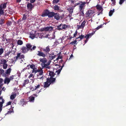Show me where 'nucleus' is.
Masks as SVG:
<instances>
[{"label": "nucleus", "mask_w": 126, "mask_h": 126, "mask_svg": "<svg viewBox=\"0 0 126 126\" xmlns=\"http://www.w3.org/2000/svg\"><path fill=\"white\" fill-rule=\"evenodd\" d=\"M59 0H53V3H57L58 2Z\"/></svg>", "instance_id": "59"}, {"label": "nucleus", "mask_w": 126, "mask_h": 126, "mask_svg": "<svg viewBox=\"0 0 126 126\" xmlns=\"http://www.w3.org/2000/svg\"><path fill=\"white\" fill-rule=\"evenodd\" d=\"M94 13V11L92 10H90L86 12V17H88L91 16Z\"/></svg>", "instance_id": "10"}, {"label": "nucleus", "mask_w": 126, "mask_h": 126, "mask_svg": "<svg viewBox=\"0 0 126 126\" xmlns=\"http://www.w3.org/2000/svg\"><path fill=\"white\" fill-rule=\"evenodd\" d=\"M43 50L46 53H48L50 51V49L49 48V47L47 46L46 47V48L43 49Z\"/></svg>", "instance_id": "20"}, {"label": "nucleus", "mask_w": 126, "mask_h": 126, "mask_svg": "<svg viewBox=\"0 0 126 126\" xmlns=\"http://www.w3.org/2000/svg\"><path fill=\"white\" fill-rule=\"evenodd\" d=\"M24 55L23 54L21 55V53H17V56L14 58V61L16 62L18 59H21V61L23 62V60L22 59H24Z\"/></svg>", "instance_id": "2"}, {"label": "nucleus", "mask_w": 126, "mask_h": 126, "mask_svg": "<svg viewBox=\"0 0 126 126\" xmlns=\"http://www.w3.org/2000/svg\"><path fill=\"white\" fill-rule=\"evenodd\" d=\"M77 30L75 32L74 34V36L73 37H76V35H77Z\"/></svg>", "instance_id": "64"}, {"label": "nucleus", "mask_w": 126, "mask_h": 126, "mask_svg": "<svg viewBox=\"0 0 126 126\" xmlns=\"http://www.w3.org/2000/svg\"><path fill=\"white\" fill-rule=\"evenodd\" d=\"M5 20L4 19H2L1 18L0 19V25H2L3 24H4L5 22Z\"/></svg>", "instance_id": "34"}, {"label": "nucleus", "mask_w": 126, "mask_h": 126, "mask_svg": "<svg viewBox=\"0 0 126 126\" xmlns=\"http://www.w3.org/2000/svg\"><path fill=\"white\" fill-rule=\"evenodd\" d=\"M4 72V70L2 69H0V74H2Z\"/></svg>", "instance_id": "56"}, {"label": "nucleus", "mask_w": 126, "mask_h": 126, "mask_svg": "<svg viewBox=\"0 0 126 126\" xmlns=\"http://www.w3.org/2000/svg\"><path fill=\"white\" fill-rule=\"evenodd\" d=\"M47 16L44 12L41 15V16L43 17H45Z\"/></svg>", "instance_id": "63"}, {"label": "nucleus", "mask_w": 126, "mask_h": 126, "mask_svg": "<svg viewBox=\"0 0 126 126\" xmlns=\"http://www.w3.org/2000/svg\"><path fill=\"white\" fill-rule=\"evenodd\" d=\"M125 0L126 1V0H120L119 2V4L121 5Z\"/></svg>", "instance_id": "53"}, {"label": "nucleus", "mask_w": 126, "mask_h": 126, "mask_svg": "<svg viewBox=\"0 0 126 126\" xmlns=\"http://www.w3.org/2000/svg\"><path fill=\"white\" fill-rule=\"evenodd\" d=\"M50 84L49 82L47 80V81L44 83V88H46L50 86Z\"/></svg>", "instance_id": "16"}, {"label": "nucleus", "mask_w": 126, "mask_h": 126, "mask_svg": "<svg viewBox=\"0 0 126 126\" xmlns=\"http://www.w3.org/2000/svg\"><path fill=\"white\" fill-rule=\"evenodd\" d=\"M36 69L37 68H33L32 70V73H36Z\"/></svg>", "instance_id": "51"}, {"label": "nucleus", "mask_w": 126, "mask_h": 126, "mask_svg": "<svg viewBox=\"0 0 126 126\" xmlns=\"http://www.w3.org/2000/svg\"><path fill=\"white\" fill-rule=\"evenodd\" d=\"M62 25V24H61L57 26V29L60 31L62 30V27H61Z\"/></svg>", "instance_id": "30"}, {"label": "nucleus", "mask_w": 126, "mask_h": 126, "mask_svg": "<svg viewBox=\"0 0 126 126\" xmlns=\"http://www.w3.org/2000/svg\"><path fill=\"white\" fill-rule=\"evenodd\" d=\"M47 80L50 84H52L55 82L56 78H55L50 77L49 78H47Z\"/></svg>", "instance_id": "8"}, {"label": "nucleus", "mask_w": 126, "mask_h": 126, "mask_svg": "<svg viewBox=\"0 0 126 126\" xmlns=\"http://www.w3.org/2000/svg\"><path fill=\"white\" fill-rule=\"evenodd\" d=\"M84 37V35H81L80 36H79V37L76 38V40H77L79 39H80V40H79V41L83 39Z\"/></svg>", "instance_id": "31"}, {"label": "nucleus", "mask_w": 126, "mask_h": 126, "mask_svg": "<svg viewBox=\"0 0 126 126\" xmlns=\"http://www.w3.org/2000/svg\"><path fill=\"white\" fill-rule=\"evenodd\" d=\"M73 7H71L70 8L68 9V11L70 13H72L73 12Z\"/></svg>", "instance_id": "37"}, {"label": "nucleus", "mask_w": 126, "mask_h": 126, "mask_svg": "<svg viewBox=\"0 0 126 126\" xmlns=\"http://www.w3.org/2000/svg\"><path fill=\"white\" fill-rule=\"evenodd\" d=\"M40 87V85L39 84L37 86H35V90L36 89H37L39 88Z\"/></svg>", "instance_id": "62"}, {"label": "nucleus", "mask_w": 126, "mask_h": 126, "mask_svg": "<svg viewBox=\"0 0 126 126\" xmlns=\"http://www.w3.org/2000/svg\"><path fill=\"white\" fill-rule=\"evenodd\" d=\"M16 96V94L15 93H14L11 95L10 96V99L11 100L14 99Z\"/></svg>", "instance_id": "29"}, {"label": "nucleus", "mask_w": 126, "mask_h": 126, "mask_svg": "<svg viewBox=\"0 0 126 126\" xmlns=\"http://www.w3.org/2000/svg\"><path fill=\"white\" fill-rule=\"evenodd\" d=\"M86 23V21L85 20H84L81 24L79 26V28H83L85 25V24Z\"/></svg>", "instance_id": "25"}, {"label": "nucleus", "mask_w": 126, "mask_h": 126, "mask_svg": "<svg viewBox=\"0 0 126 126\" xmlns=\"http://www.w3.org/2000/svg\"><path fill=\"white\" fill-rule=\"evenodd\" d=\"M96 7L97 9L99 11L101 10L102 11L103 10L102 6H101L100 5L97 4L96 6Z\"/></svg>", "instance_id": "19"}, {"label": "nucleus", "mask_w": 126, "mask_h": 126, "mask_svg": "<svg viewBox=\"0 0 126 126\" xmlns=\"http://www.w3.org/2000/svg\"><path fill=\"white\" fill-rule=\"evenodd\" d=\"M27 7L28 9H29L30 10H31L32 8L33 7V6L31 3H29L27 5Z\"/></svg>", "instance_id": "26"}, {"label": "nucleus", "mask_w": 126, "mask_h": 126, "mask_svg": "<svg viewBox=\"0 0 126 126\" xmlns=\"http://www.w3.org/2000/svg\"><path fill=\"white\" fill-rule=\"evenodd\" d=\"M55 13L53 12H49L48 16L49 17H52L54 16Z\"/></svg>", "instance_id": "27"}, {"label": "nucleus", "mask_w": 126, "mask_h": 126, "mask_svg": "<svg viewBox=\"0 0 126 126\" xmlns=\"http://www.w3.org/2000/svg\"><path fill=\"white\" fill-rule=\"evenodd\" d=\"M62 29H64V30H66V29L67 28V25L65 24H63L62 25Z\"/></svg>", "instance_id": "33"}, {"label": "nucleus", "mask_w": 126, "mask_h": 126, "mask_svg": "<svg viewBox=\"0 0 126 126\" xmlns=\"http://www.w3.org/2000/svg\"><path fill=\"white\" fill-rule=\"evenodd\" d=\"M28 78L31 79H33L34 78V76L31 73L30 74Z\"/></svg>", "instance_id": "38"}, {"label": "nucleus", "mask_w": 126, "mask_h": 126, "mask_svg": "<svg viewBox=\"0 0 126 126\" xmlns=\"http://www.w3.org/2000/svg\"><path fill=\"white\" fill-rule=\"evenodd\" d=\"M7 61L4 59H2L0 60V64H2L3 65L7 63Z\"/></svg>", "instance_id": "21"}, {"label": "nucleus", "mask_w": 126, "mask_h": 126, "mask_svg": "<svg viewBox=\"0 0 126 126\" xmlns=\"http://www.w3.org/2000/svg\"><path fill=\"white\" fill-rule=\"evenodd\" d=\"M11 52V51H8L7 52L5 53L4 54V56L6 57L7 56H8L10 54Z\"/></svg>", "instance_id": "40"}, {"label": "nucleus", "mask_w": 126, "mask_h": 126, "mask_svg": "<svg viewBox=\"0 0 126 126\" xmlns=\"http://www.w3.org/2000/svg\"><path fill=\"white\" fill-rule=\"evenodd\" d=\"M34 99V97L33 96H31L29 98V101L31 102H33Z\"/></svg>", "instance_id": "32"}, {"label": "nucleus", "mask_w": 126, "mask_h": 126, "mask_svg": "<svg viewBox=\"0 0 126 126\" xmlns=\"http://www.w3.org/2000/svg\"><path fill=\"white\" fill-rule=\"evenodd\" d=\"M62 58H63V57H62V56H61V55H59L58 56V57L56 59L55 61H57L59 59H62Z\"/></svg>", "instance_id": "43"}, {"label": "nucleus", "mask_w": 126, "mask_h": 126, "mask_svg": "<svg viewBox=\"0 0 126 126\" xmlns=\"http://www.w3.org/2000/svg\"><path fill=\"white\" fill-rule=\"evenodd\" d=\"M2 65L3 69H6L7 68L8 64L6 63L5 64H4Z\"/></svg>", "instance_id": "45"}, {"label": "nucleus", "mask_w": 126, "mask_h": 126, "mask_svg": "<svg viewBox=\"0 0 126 126\" xmlns=\"http://www.w3.org/2000/svg\"><path fill=\"white\" fill-rule=\"evenodd\" d=\"M70 2H71V5L72 6V7L74 8L76 6L79 5L80 4V3H76V2L75 1L73 0H71L70 1Z\"/></svg>", "instance_id": "11"}, {"label": "nucleus", "mask_w": 126, "mask_h": 126, "mask_svg": "<svg viewBox=\"0 0 126 126\" xmlns=\"http://www.w3.org/2000/svg\"><path fill=\"white\" fill-rule=\"evenodd\" d=\"M38 53L37 55L39 56H41L43 57H45L46 56V55L43 52L41 51H38Z\"/></svg>", "instance_id": "15"}, {"label": "nucleus", "mask_w": 126, "mask_h": 126, "mask_svg": "<svg viewBox=\"0 0 126 126\" xmlns=\"http://www.w3.org/2000/svg\"><path fill=\"white\" fill-rule=\"evenodd\" d=\"M23 44V41L20 40H19L17 42V44L18 45H21Z\"/></svg>", "instance_id": "36"}, {"label": "nucleus", "mask_w": 126, "mask_h": 126, "mask_svg": "<svg viewBox=\"0 0 126 126\" xmlns=\"http://www.w3.org/2000/svg\"><path fill=\"white\" fill-rule=\"evenodd\" d=\"M11 68H8L7 70H6V71L5 73V74L6 75H7V76L9 75L11 72Z\"/></svg>", "instance_id": "18"}, {"label": "nucleus", "mask_w": 126, "mask_h": 126, "mask_svg": "<svg viewBox=\"0 0 126 126\" xmlns=\"http://www.w3.org/2000/svg\"><path fill=\"white\" fill-rule=\"evenodd\" d=\"M53 29V27L51 26L49 27H44V28H41L40 29V31L41 32L44 31H48L50 32L52 31Z\"/></svg>", "instance_id": "4"}, {"label": "nucleus", "mask_w": 126, "mask_h": 126, "mask_svg": "<svg viewBox=\"0 0 126 126\" xmlns=\"http://www.w3.org/2000/svg\"><path fill=\"white\" fill-rule=\"evenodd\" d=\"M54 9L55 10L58 11L59 10V6L57 5H55L54 7Z\"/></svg>", "instance_id": "42"}, {"label": "nucleus", "mask_w": 126, "mask_h": 126, "mask_svg": "<svg viewBox=\"0 0 126 126\" xmlns=\"http://www.w3.org/2000/svg\"><path fill=\"white\" fill-rule=\"evenodd\" d=\"M21 50L22 53H25L29 51L27 48L25 47H23L21 48Z\"/></svg>", "instance_id": "13"}, {"label": "nucleus", "mask_w": 126, "mask_h": 126, "mask_svg": "<svg viewBox=\"0 0 126 126\" xmlns=\"http://www.w3.org/2000/svg\"><path fill=\"white\" fill-rule=\"evenodd\" d=\"M63 60H61L59 62V65L61 66V68L60 69H59L58 70H57L56 71V73H57V74L58 75H59L60 74L61 70L62 69L63 67L64 66V63H63Z\"/></svg>", "instance_id": "3"}, {"label": "nucleus", "mask_w": 126, "mask_h": 126, "mask_svg": "<svg viewBox=\"0 0 126 126\" xmlns=\"http://www.w3.org/2000/svg\"><path fill=\"white\" fill-rule=\"evenodd\" d=\"M11 40L10 39H6V43L10 42L11 41Z\"/></svg>", "instance_id": "58"}, {"label": "nucleus", "mask_w": 126, "mask_h": 126, "mask_svg": "<svg viewBox=\"0 0 126 126\" xmlns=\"http://www.w3.org/2000/svg\"><path fill=\"white\" fill-rule=\"evenodd\" d=\"M0 100H1V101H0V103H2L3 105V104L4 103V100L3 99L2 96L0 97Z\"/></svg>", "instance_id": "41"}, {"label": "nucleus", "mask_w": 126, "mask_h": 126, "mask_svg": "<svg viewBox=\"0 0 126 126\" xmlns=\"http://www.w3.org/2000/svg\"><path fill=\"white\" fill-rule=\"evenodd\" d=\"M44 12L48 16L49 12L48 10H46L44 11Z\"/></svg>", "instance_id": "55"}, {"label": "nucleus", "mask_w": 126, "mask_h": 126, "mask_svg": "<svg viewBox=\"0 0 126 126\" xmlns=\"http://www.w3.org/2000/svg\"><path fill=\"white\" fill-rule=\"evenodd\" d=\"M51 62V61H48L47 63H44L41 65L43 68H47L48 69H49L50 67L49 66L50 64V63Z\"/></svg>", "instance_id": "7"}, {"label": "nucleus", "mask_w": 126, "mask_h": 126, "mask_svg": "<svg viewBox=\"0 0 126 126\" xmlns=\"http://www.w3.org/2000/svg\"><path fill=\"white\" fill-rule=\"evenodd\" d=\"M94 33V32H93L91 33H90V34H87L84 37L86 38V39H88L90 37H91Z\"/></svg>", "instance_id": "22"}, {"label": "nucleus", "mask_w": 126, "mask_h": 126, "mask_svg": "<svg viewBox=\"0 0 126 126\" xmlns=\"http://www.w3.org/2000/svg\"><path fill=\"white\" fill-rule=\"evenodd\" d=\"M80 11V14L82 16H84V10H82Z\"/></svg>", "instance_id": "48"}, {"label": "nucleus", "mask_w": 126, "mask_h": 126, "mask_svg": "<svg viewBox=\"0 0 126 126\" xmlns=\"http://www.w3.org/2000/svg\"><path fill=\"white\" fill-rule=\"evenodd\" d=\"M56 55H54V53L50 54H49V57L51 60L54 59L56 57Z\"/></svg>", "instance_id": "17"}, {"label": "nucleus", "mask_w": 126, "mask_h": 126, "mask_svg": "<svg viewBox=\"0 0 126 126\" xmlns=\"http://www.w3.org/2000/svg\"><path fill=\"white\" fill-rule=\"evenodd\" d=\"M77 42V41L76 40H75L73 42H71L70 44H72V45H74Z\"/></svg>", "instance_id": "60"}, {"label": "nucleus", "mask_w": 126, "mask_h": 126, "mask_svg": "<svg viewBox=\"0 0 126 126\" xmlns=\"http://www.w3.org/2000/svg\"><path fill=\"white\" fill-rule=\"evenodd\" d=\"M40 61L41 62V65L44 63H47V60L46 58L44 57L42 58H40Z\"/></svg>", "instance_id": "14"}, {"label": "nucleus", "mask_w": 126, "mask_h": 126, "mask_svg": "<svg viewBox=\"0 0 126 126\" xmlns=\"http://www.w3.org/2000/svg\"><path fill=\"white\" fill-rule=\"evenodd\" d=\"M30 66V68H31L33 69V68H34L35 67V65H34L32 64L31 65H28V66Z\"/></svg>", "instance_id": "49"}, {"label": "nucleus", "mask_w": 126, "mask_h": 126, "mask_svg": "<svg viewBox=\"0 0 126 126\" xmlns=\"http://www.w3.org/2000/svg\"><path fill=\"white\" fill-rule=\"evenodd\" d=\"M43 71H42L40 72V73H38L37 74V78L38 79H40L42 80H43L44 78V76L43 75Z\"/></svg>", "instance_id": "9"}, {"label": "nucleus", "mask_w": 126, "mask_h": 126, "mask_svg": "<svg viewBox=\"0 0 126 126\" xmlns=\"http://www.w3.org/2000/svg\"><path fill=\"white\" fill-rule=\"evenodd\" d=\"M26 47L28 49V50H30L31 51H32V50H34L36 48V47L34 46L32 48V45L28 43L27 44H26Z\"/></svg>", "instance_id": "5"}, {"label": "nucleus", "mask_w": 126, "mask_h": 126, "mask_svg": "<svg viewBox=\"0 0 126 126\" xmlns=\"http://www.w3.org/2000/svg\"><path fill=\"white\" fill-rule=\"evenodd\" d=\"M34 34H31L30 35V37L32 39H33L35 37Z\"/></svg>", "instance_id": "39"}, {"label": "nucleus", "mask_w": 126, "mask_h": 126, "mask_svg": "<svg viewBox=\"0 0 126 126\" xmlns=\"http://www.w3.org/2000/svg\"><path fill=\"white\" fill-rule=\"evenodd\" d=\"M14 76L12 75L10 76L9 78H8L9 79L10 81L14 79Z\"/></svg>", "instance_id": "44"}, {"label": "nucleus", "mask_w": 126, "mask_h": 126, "mask_svg": "<svg viewBox=\"0 0 126 126\" xmlns=\"http://www.w3.org/2000/svg\"><path fill=\"white\" fill-rule=\"evenodd\" d=\"M9 79L7 77H6L4 79V83L8 84L10 82Z\"/></svg>", "instance_id": "28"}, {"label": "nucleus", "mask_w": 126, "mask_h": 126, "mask_svg": "<svg viewBox=\"0 0 126 126\" xmlns=\"http://www.w3.org/2000/svg\"><path fill=\"white\" fill-rule=\"evenodd\" d=\"M3 81V79L2 78H0V84H1V85H3V84L2 83V82Z\"/></svg>", "instance_id": "50"}, {"label": "nucleus", "mask_w": 126, "mask_h": 126, "mask_svg": "<svg viewBox=\"0 0 126 126\" xmlns=\"http://www.w3.org/2000/svg\"><path fill=\"white\" fill-rule=\"evenodd\" d=\"M78 3H80L79 6V11L82 10H84L85 6V5L86 4L87 2H82L80 1Z\"/></svg>", "instance_id": "6"}, {"label": "nucleus", "mask_w": 126, "mask_h": 126, "mask_svg": "<svg viewBox=\"0 0 126 126\" xmlns=\"http://www.w3.org/2000/svg\"><path fill=\"white\" fill-rule=\"evenodd\" d=\"M49 76H50V77H53L55 75H58L57 74V73H56L54 74V72L51 71H49Z\"/></svg>", "instance_id": "23"}, {"label": "nucleus", "mask_w": 126, "mask_h": 126, "mask_svg": "<svg viewBox=\"0 0 126 126\" xmlns=\"http://www.w3.org/2000/svg\"><path fill=\"white\" fill-rule=\"evenodd\" d=\"M54 16L55 18L57 20L59 19L60 18V16L58 13H55V15Z\"/></svg>", "instance_id": "24"}, {"label": "nucleus", "mask_w": 126, "mask_h": 126, "mask_svg": "<svg viewBox=\"0 0 126 126\" xmlns=\"http://www.w3.org/2000/svg\"><path fill=\"white\" fill-rule=\"evenodd\" d=\"M29 81L28 79H26L24 81V82L23 84V86H25V85L29 83Z\"/></svg>", "instance_id": "35"}, {"label": "nucleus", "mask_w": 126, "mask_h": 126, "mask_svg": "<svg viewBox=\"0 0 126 126\" xmlns=\"http://www.w3.org/2000/svg\"><path fill=\"white\" fill-rule=\"evenodd\" d=\"M19 104L23 106H24V105L27 104V102L24 99H22L20 101Z\"/></svg>", "instance_id": "12"}, {"label": "nucleus", "mask_w": 126, "mask_h": 126, "mask_svg": "<svg viewBox=\"0 0 126 126\" xmlns=\"http://www.w3.org/2000/svg\"><path fill=\"white\" fill-rule=\"evenodd\" d=\"M114 12V10H111L110 11L109 13V16H111L112 15L113 13Z\"/></svg>", "instance_id": "47"}, {"label": "nucleus", "mask_w": 126, "mask_h": 126, "mask_svg": "<svg viewBox=\"0 0 126 126\" xmlns=\"http://www.w3.org/2000/svg\"><path fill=\"white\" fill-rule=\"evenodd\" d=\"M36 73L38 72L39 73H40V72H41L42 71H43L42 69H36Z\"/></svg>", "instance_id": "52"}, {"label": "nucleus", "mask_w": 126, "mask_h": 126, "mask_svg": "<svg viewBox=\"0 0 126 126\" xmlns=\"http://www.w3.org/2000/svg\"><path fill=\"white\" fill-rule=\"evenodd\" d=\"M2 106L3 105L2 104V103H0V112L2 111Z\"/></svg>", "instance_id": "54"}, {"label": "nucleus", "mask_w": 126, "mask_h": 126, "mask_svg": "<svg viewBox=\"0 0 126 126\" xmlns=\"http://www.w3.org/2000/svg\"><path fill=\"white\" fill-rule=\"evenodd\" d=\"M27 18V17L24 14L23 16V17L22 18V19L23 20H24L26 19Z\"/></svg>", "instance_id": "57"}, {"label": "nucleus", "mask_w": 126, "mask_h": 126, "mask_svg": "<svg viewBox=\"0 0 126 126\" xmlns=\"http://www.w3.org/2000/svg\"><path fill=\"white\" fill-rule=\"evenodd\" d=\"M7 4V2H6L0 5V16L3 15L4 10L6 8Z\"/></svg>", "instance_id": "1"}, {"label": "nucleus", "mask_w": 126, "mask_h": 126, "mask_svg": "<svg viewBox=\"0 0 126 126\" xmlns=\"http://www.w3.org/2000/svg\"><path fill=\"white\" fill-rule=\"evenodd\" d=\"M4 52V49L3 48L0 49V55H1Z\"/></svg>", "instance_id": "46"}, {"label": "nucleus", "mask_w": 126, "mask_h": 126, "mask_svg": "<svg viewBox=\"0 0 126 126\" xmlns=\"http://www.w3.org/2000/svg\"><path fill=\"white\" fill-rule=\"evenodd\" d=\"M111 1L112 2V4H113V5H115V3H116L115 0H111Z\"/></svg>", "instance_id": "61"}]
</instances>
